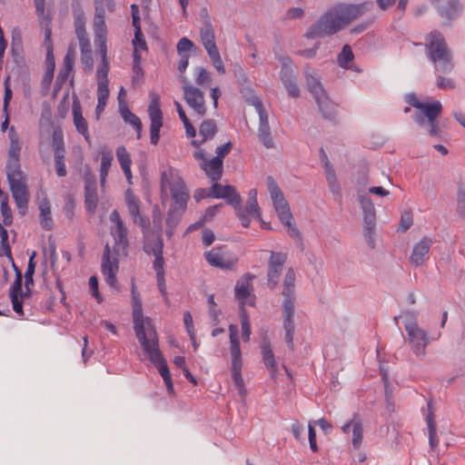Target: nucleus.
<instances>
[{"label":"nucleus","instance_id":"6","mask_svg":"<svg viewBox=\"0 0 465 465\" xmlns=\"http://www.w3.org/2000/svg\"><path fill=\"white\" fill-rule=\"evenodd\" d=\"M441 112L442 104L440 101L422 103L413 114V119L420 127H426L430 136H438L440 130L437 119Z\"/></svg>","mask_w":465,"mask_h":465},{"label":"nucleus","instance_id":"51","mask_svg":"<svg viewBox=\"0 0 465 465\" xmlns=\"http://www.w3.org/2000/svg\"><path fill=\"white\" fill-rule=\"evenodd\" d=\"M41 25L45 27V47L49 45H53L51 41L52 28H51V17L48 14H45V16H38Z\"/></svg>","mask_w":465,"mask_h":465},{"label":"nucleus","instance_id":"60","mask_svg":"<svg viewBox=\"0 0 465 465\" xmlns=\"http://www.w3.org/2000/svg\"><path fill=\"white\" fill-rule=\"evenodd\" d=\"M442 74H438L436 85L440 89H453L455 88L454 82L448 77H444L441 75Z\"/></svg>","mask_w":465,"mask_h":465},{"label":"nucleus","instance_id":"2","mask_svg":"<svg viewBox=\"0 0 465 465\" xmlns=\"http://www.w3.org/2000/svg\"><path fill=\"white\" fill-rule=\"evenodd\" d=\"M424 48L437 74H448L453 70L452 52L440 31L433 30L425 36Z\"/></svg>","mask_w":465,"mask_h":465},{"label":"nucleus","instance_id":"53","mask_svg":"<svg viewBox=\"0 0 465 465\" xmlns=\"http://www.w3.org/2000/svg\"><path fill=\"white\" fill-rule=\"evenodd\" d=\"M74 25H85L84 13L78 0L72 3Z\"/></svg>","mask_w":465,"mask_h":465},{"label":"nucleus","instance_id":"42","mask_svg":"<svg viewBox=\"0 0 465 465\" xmlns=\"http://www.w3.org/2000/svg\"><path fill=\"white\" fill-rule=\"evenodd\" d=\"M242 366L232 367V381L238 389L240 396L244 398L246 395V389L244 387V381L242 377Z\"/></svg>","mask_w":465,"mask_h":465},{"label":"nucleus","instance_id":"21","mask_svg":"<svg viewBox=\"0 0 465 465\" xmlns=\"http://www.w3.org/2000/svg\"><path fill=\"white\" fill-rule=\"evenodd\" d=\"M359 202L363 212V223L366 235L371 234L375 227V208L371 198L367 195H359Z\"/></svg>","mask_w":465,"mask_h":465},{"label":"nucleus","instance_id":"11","mask_svg":"<svg viewBox=\"0 0 465 465\" xmlns=\"http://www.w3.org/2000/svg\"><path fill=\"white\" fill-rule=\"evenodd\" d=\"M371 5L372 4L368 2L359 5H339L331 8V11L341 29L366 13Z\"/></svg>","mask_w":465,"mask_h":465},{"label":"nucleus","instance_id":"40","mask_svg":"<svg viewBox=\"0 0 465 465\" xmlns=\"http://www.w3.org/2000/svg\"><path fill=\"white\" fill-rule=\"evenodd\" d=\"M163 242L161 237L157 236L153 239H146L143 243V251L148 254L156 255V250H160L163 253Z\"/></svg>","mask_w":465,"mask_h":465},{"label":"nucleus","instance_id":"48","mask_svg":"<svg viewBox=\"0 0 465 465\" xmlns=\"http://www.w3.org/2000/svg\"><path fill=\"white\" fill-rule=\"evenodd\" d=\"M460 217L465 220V184H460L457 191V209Z\"/></svg>","mask_w":465,"mask_h":465},{"label":"nucleus","instance_id":"62","mask_svg":"<svg viewBox=\"0 0 465 465\" xmlns=\"http://www.w3.org/2000/svg\"><path fill=\"white\" fill-rule=\"evenodd\" d=\"M156 255H154L155 259L153 261V269L155 270L156 275L164 274L163 264L164 260L163 257V253H160V250H156Z\"/></svg>","mask_w":465,"mask_h":465},{"label":"nucleus","instance_id":"57","mask_svg":"<svg viewBox=\"0 0 465 465\" xmlns=\"http://www.w3.org/2000/svg\"><path fill=\"white\" fill-rule=\"evenodd\" d=\"M362 440V426L360 421L353 422L352 428V444L358 448Z\"/></svg>","mask_w":465,"mask_h":465},{"label":"nucleus","instance_id":"18","mask_svg":"<svg viewBox=\"0 0 465 465\" xmlns=\"http://www.w3.org/2000/svg\"><path fill=\"white\" fill-rule=\"evenodd\" d=\"M211 196L215 199H224L226 203L233 208H237L242 204V197L236 192L234 186L227 184L223 185L217 182L211 186Z\"/></svg>","mask_w":465,"mask_h":465},{"label":"nucleus","instance_id":"1","mask_svg":"<svg viewBox=\"0 0 465 465\" xmlns=\"http://www.w3.org/2000/svg\"><path fill=\"white\" fill-rule=\"evenodd\" d=\"M128 230L124 224L111 227V234L114 240V246L111 250L108 243L105 244L102 256V272L106 282L111 287H116V273L119 269L120 252L124 255L127 253L129 241L127 238Z\"/></svg>","mask_w":465,"mask_h":465},{"label":"nucleus","instance_id":"29","mask_svg":"<svg viewBox=\"0 0 465 465\" xmlns=\"http://www.w3.org/2000/svg\"><path fill=\"white\" fill-rule=\"evenodd\" d=\"M314 100L322 116L326 119L333 120L336 114L335 105L329 99L326 93L322 94L320 96H317L316 98H314Z\"/></svg>","mask_w":465,"mask_h":465},{"label":"nucleus","instance_id":"58","mask_svg":"<svg viewBox=\"0 0 465 465\" xmlns=\"http://www.w3.org/2000/svg\"><path fill=\"white\" fill-rule=\"evenodd\" d=\"M193 45V43L187 37L181 38L176 45L178 54H189L188 51H190Z\"/></svg>","mask_w":465,"mask_h":465},{"label":"nucleus","instance_id":"3","mask_svg":"<svg viewBox=\"0 0 465 465\" xmlns=\"http://www.w3.org/2000/svg\"><path fill=\"white\" fill-rule=\"evenodd\" d=\"M295 272L292 268H289L283 281L282 295V317L283 329L285 331L284 340L287 346L294 349L293 335L295 331L294 317V302H295Z\"/></svg>","mask_w":465,"mask_h":465},{"label":"nucleus","instance_id":"64","mask_svg":"<svg viewBox=\"0 0 465 465\" xmlns=\"http://www.w3.org/2000/svg\"><path fill=\"white\" fill-rule=\"evenodd\" d=\"M232 148V143L228 142L224 144H222L216 148V156L214 158H218V160H222L223 162L224 157L231 152Z\"/></svg>","mask_w":465,"mask_h":465},{"label":"nucleus","instance_id":"47","mask_svg":"<svg viewBox=\"0 0 465 465\" xmlns=\"http://www.w3.org/2000/svg\"><path fill=\"white\" fill-rule=\"evenodd\" d=\"M0 239L3 255L6 256L8 260H12L11 247L8 242V232L2 223H0Z\"/></svg>","mask_w":465,"mask_h":465},{"label":"nucleus","instance_id":"45","mask_svg":"<svg viewBox=\"0 0 465 465\" xmlns=\"http://www.w3.org/2000/svg\"><path fill=\"white\" fill-rule=\"evenodd\" d=\"M35 252H34L33 254L29 258L27 268H26L25 272V288L26 290H29V286H33L34 285L33 275H34L35 271Z\"/></svg>","mask_w":465,"mask_h":465},{"label":"nucleus","instance_id":"4","mask_svg":"<svg viewBox=\"0 0 465 465\" xmlns=\"http://www.w3.org/2000/svg\"><path fill=\"white\" fill-rule=\"evenodd\" d=\"M266 181L268 191L280 221L287 227L292 237L300 238V232L295 226L290 206L284 199L282 192L272 176H268Z\"/></svg>","mask_w":465,"mask_h":465},{"label":"nucleus","instance_id":"5","mask_svg":"<svg viewBox=\"0 0 465 465\" xmlns=\"http://www.w3.org/2000/svg\"><path fill=\"white\" fill-rule=\"evenodd\" d=\"M143 351L149 356L150 361L158 369L165 385L167 391L170 395L174 393L173 384L171 378L170 370L167 366L166 361L164 360L162 352L159 350L158 336L156 332H153V337L150 338L149 341L144 343H140Z\"/></svg>","mask_w":465,"mask_h":465},{"label":"nucleus","instance_id":"43","mask_svg":"<svg viewBox=\"0 0 465 465\" xmlns=\"http://www.w3.org/2000/svg\"><path fill=\"white\" fill-rule=\"evenodd\" d=\"M196 84L201 86H209L212 84L211 74L203 67L198 66L194 69Z\"/></svg>","mask_w":465,"mask_h":465},{"label":"nucleus","instance_id":"31","mask_svg":"<svg viewBox=\"0 0 465 465\" xmlns=\"http://www.w3.org/2000/svg\"><path fill=\"white\" fill-rule=\"evenodd\" d=\"M204 13L205 15L203 16V25L200 29V37L203 45L206 46L215 43V34L206 10H204Z\"/></svg>","mask_w":465,"mask_h":465},{"label":"nucleus","instance_id":"46","mask_svg":"<svg viewBox=\"0 0 465 465\" xmlns=\"http://www.w3.org/2000/svg\"><path fill=\"white\" fill-rule=\"evenodd\" d=\"M354 58L352 50L349 45H345L342 47L341 52L338 55V64L342 68H349L348 64Z\"/></svg>","mask_w":465,"mask_h":465},{"label":"nucleus","instance_id":"35","mask_svg":"<svg viewBox=\"0 0 465 465\" xmlns=\"http://www.w3.org/2000/svg\"><path fill=\"white\" fill-rule=\"evenodd\" d=\"M120 114L125 123H128L134 127L137 133V139H140L143 128L140 118L133 114L127 107L120 108Z\"/></svg>","mask_w":465,"mask_h":465},{"label":"nucleus","instance_id":"24","mask_svg":"<svg viewBox=\"0 0 465 465\" xmlns=\"http://www.w3.org/2000/svg\"><path fill=\"white\" fill-rule=\"evenodd\" d=\"M261 353L262 357V361L269 371L270 376L272 379H276L278 375V365L275 361L274 353L271 348L270 341L267 337L262 339L261 343Z\"/></svg>","mask_w":465,"mask_h":465},{"label":"nucleus","instance_id":"52","mask_svg":"<svg viewBox=\"0 0 465 465\" xmlns=\"http://www.w3.org/2000/svg\"><path fill=\"white\" fill-rule=\"evenodd\" d=\"M241 325H242V336L244 341H248L251 336V323L249 321V317L242 308L241 312Z\"/></svg>","mask_w":465,"mask_h":465},{"label":"nucleus","instance_id":"7","mask_svg":"<svg viewBox=\"0 0 465 465\" xmlns=\"http://www.w3.org/2000/svg\"><path fill=\"white\" fill-rule=\"evenodd\" d=\"M13 198L18 208L19 213L25 214L30 193L26 186V176L24 172L6 173Z\"/></svg>","mask_w":465,"mask_h":465},{"label":"nucleus","instance_id":"56","mask_svg":"<svg viewBox=\"0 0 465 465\" xmlns=\"http://www.w3.org/2000/svg\"><path fill=\"white\" fill-rule=\"evenodd\" d=\"M84 191L85 190H96V177L92 173L89 167H86L84 173Z\"/></svg>","mask_w":465,"mask_h":465},{"label":"nucleus","instance_id":"26","mask_svg":"<svg viewBox=\"0 0 465 465\" xmlns=\"http://www.w3.org/2000/svg\"><path fill=\"white\" fill-rule=\"evenodd\" d=\"M200 167L212 182H218L223 176V163L222 160H218V158L213 157L207 162H203L200 163Z\"/></svg>","mask_w":465,"mask_h":465},{"label":"nucleus","instance_id":"44","mask_svg":"<svg viewBox=\"0 0 465 465\" xmlns=\"http://www.w3.org/2000/svg\"><path fill=\"white\" fill-rule=\"evenodd\" d=\"M1 213L3 215V223L2 224L5 226H9L13 223V215L11 208L8 205V195H4V198L1 200Z\"/></svg>","mask_w":465,"mask_h":465},{"label":"nucleus","instance_id":"39","mask_svg":"<svg viewBox=\"0 0 465 465\" xmlns=\"http://www.w3.org/2000/svg\"><path fill=\"white\" fill-rule=\"evenodd\" d=\"M98 195L96 190L84 191V207L87 213L93 214L96 211Z\"/></svg>","mask_w":465,"mask_h":465},{"label":"nucleus","instance_id":"16","mask_svg":"<svg viewBox=\"0 0 465 465\" xmlns=\"http://www.w3.org/2000/svg\"><path fill=\"white\" fill-rule=\"evenodd\" d=\"M207 262L213 266L222 270H233L238 262L235 256L228 255L223 252L222 248H213L204 253Z\"/></svg>","mask_w":465,"mask_h":465},{"label":"nucleus","instance_id":"17","mask_svg":"<svg viewBox=\"0 0 465 465\" xmlns=\"http://www.w3.org/2000/svg\"><path fill=\"white\" fill-rule=\"evenodd\" d=\"M286 260V253L271 252L267 273L268 286L271 290H273L278 284L279 277L282 274Z\"/></svg>","mask_w":465,"mask_h":465},{"label":"nucleus","instance_id":"10","mask_svg":"<svg viewBox=\"0 0 465 465\" xmlns=\"http://www.w3.org/2000/svg\"><path fill=\"white\" fill-rule=\"evenodd\" d=\"M248 103L252 105L259 114L258 137L260 142L266 148L274 147V142L271 133V127L268 121V114L264 109L262 101L256 95L248 98Z\"/></svg>","mask_w":465,"mask_h":465},{"label":"nucleus","instance_id":"27","mask_svg":"<svg viewBox=\"0 0 465 465\" xmlns=\"http://www.w3.org/2000/svg\"><path fill=\"white\" fill-rule=\"evenodd\" d=\"M307 90L312 94L314 98L326 93L323 86L317 77L315 71L307 65L304 70Z\"/></svg>","mask_w":465,"mask_h":465},{"label":"nucleus","instance_id":"28","mask_svg":"<svg viewBox=\"0 0 465 465\" xmlns=\"http://www.w3.org/2000/svg\"><path fill=\"white\" fill-rule=\"evenodd\" d=\"M21 146L18 141L12 139L11 147L8 152V160L6 163V173L23 172L21 169L19 156Z\"/></svg>","mask_w":465,"mask_h":465},{"label":"nucleus","instance_id":"9","mask_svg":"<svg viewBox=\"0 0 465 465\" xmlns=\"http://www.w3.org/2000/svg\"><path fill=\"white\" fill-rule=\"evenodd\" d=\"M339 30L341 27L331 9L310 26L305 36L309 39L322 38L335 34Z\"/></svg>","mask_w":465,"mask_h":465},{"label":"nucleus","instance_id":"36","mask_svg":"<svg viewBox=\"0 0 465 465\" xmlns=\"http://www.w3.org/2000/svg\"><path fill=\"white\" fill-rule=\"evenodd\" d=\"M102 60L96 71L98 82L108 81L107 75L109 72V63L107 61V48L106 46L98 47Z\"/></svg>","mask_w":465,"mask_h":465},{"label":"nucleus","instance_id":"38","mask_svg":"<svg viewBox=\"0 0 465 465\" xmlns=\"http://www.w3.org/2000/svg\"><path fill=\"white\" fill-rule=\"evenodd\" d=\"M218 128L214 120L208 119L202 123L199 128L200 135L203 138V141L212 139L217 133Z\"/></svg>","mask_w":465,"mask_h":465},{"label":"nucleus","instance_id":"8","mask_svg":"<svg viewBox=\"0 0 465 465\" xmlns=\"http://www.w3.org/2000/svg\"><path fill=\"white\" fill-rule=\"evenodd\" d=\"M133 307V321L135 335L140 343L149 341L153 337V332L156 331L153 328L152 320L148 317H143L142 302H132Z\"/></svg>","mask_w":465,"mask_h":465},{"label":"nucleus","instance_id":"41","mask_svg":"<svg viewBox=\"0 0 465 465\" xmlns=\"http://www.w3.org/2000/svg\"><path fill=\"white\" fill-rule=\"evenodd\" d=\"M113 153L106 146L103 147L101 150V167H100V174L107 175L110 166L113 162Z\"/></svg>","mask_w":465,"mask_h":465},{"label":"nucleus","instance_id":"32","mask_svg":"<svg viewBox=\"0 0 465 465\" xmlns=\"http://www.w3.org/2000/svg\"><path fill=\"white\" fill-rule=\"evenodd\" d=\"M40 223L43 229L50 231L54 223L51 216V206L48 199L44 197L39 203Z\"/></svg>","mask_w":465,"mask_h":465},{"label":"nucleus","instance_id":"22","mask_svg":"<svg viewBox=\"0 0 465 465\" xmlns=\"http://www.w3.org/2000/svg\"><path fill=\"white\" fill-rule=\"evenodd\" d=\"M128 213L133 218L134 223H138L143 230L148 227L147 219L140 213V201L130 190L125 194Z\"/></svg>","mask_w":465,"mask_h":465},{"label":"nucleus","instance_id":"61","mask_svg":"<svg viewBox=\"0 0 465 465\" xmlns=\"http://www.w3.org/2000/svg\"><path fill=\"white\" fill-rule=\"evenodd\" d=\"M413 220L412 215L409 212H405L401 214L399 230L406 232L412 225Z\"/></svg>","mask_w":465,"mask_h":465},{"label":"nucleus","instance_id":"20","mask_svg":"<svg viewBox=\"0 0 465 465\" xmlns=\"http://www.w3.org/2000/svg\"><path fill=\"white\" fill-rule=\"evenodd\" d=\"M292 62L289 58L282 60V68L280 72V78L285 86L288 94L292 97H298L300 95V88L296 83V78L292 74L291 67Z\"/></svg>","mask_w":465,"mask_h":465},{"label":"nucleus","instance_id":"63","mask_svg":"<svg viewBox=\"0 0 465 465\" xmlns=\"http://www.w3.org/2000/svg\"><path fill=\"white\" fill-rule=\"evenodd\" d=\"M223 207V203H217L215 205H213V206H209L206 210H205V213H204V215L203 217L202 218L203 220H204V222H209V221H212L213 219V217L215 216V214Z\"/></svg>","mask_w":465,"mask_h":465},{"label":"nucleus","instance_id":"23","mask_svg":"<svg viewBox=\"0 0 465 465\" xmlns=\"http://www.w3.org/2000/svg\"><path fill=\"white\" fill-rule=\"evenodd\" d=\"M431 245L432 240L429 237H423L413 246L410 256V262L417 267L422 265L428 256Z\"/></svg>","mask_w":465,"mask_h":465},{"label":"nucleus","instance_id":"25","mask_svg":"<svg viewBox=\"0 0 465 465\" xmlns=\"http://www.w3.org/2000/svg\"><path fill=\"white\" fill-rule=\"evenodd\" d=\"M72 113L74 118V124L79 134H81L87 143H91V138L88 132L87 121L82 114V106L77 97L73 99Z\"/></svg>","mask_w":465,"mask_h":465},{"label":"nucleus","instance_id":"19","mask_svg":"<svg viewBox=\"0 0 465 465\" xmlns=\"http://www.w3.org/2000/svg\"><path fill=\"white\" fill-rule=\"evenodd\" d=\"M437 12L444 20L443 25L451 26L452 22L456 20L462 13V6L460 0H447L437 5Z\"/></svg>","mask_w":465,"mask_h":465},{"label":"nucleus","instance_id":"13","mask_svg":"<svg viewBox=\"0 0 465 465\" xmlns=\"http://www.w3.org/2000/svg\"><path fill=\"white\" fill-rule=\"evenodd\" d=\"M168 184L173 201L170 209L169 216L175 212H178L179 214H181L186 209L189 199V193L185 183L181 177H176L172 183H168ZM169 221L170 217L167 218V223H169Z\"/></svg>","mask_w":465,"mask_h":465},{"label":"nucleus","instance_id":"55","mask_svg":"<svg viewBox=\"0 0 465 465\" xmlns=\"http://www.w3.org/2000/svg\"><path fill=\"white\" fill-rule=\"evenodd\" d=\"M242 209H243V211H245L246 213L250 214L251 216L260 219L261 212H260V207L258 205L257 199H252V200L248 199L245 207Z\"/></svg>","mask_w":465,"mask_h":465},{"label":"nucleus","instance_id":"50","mask_svg":"<svg viewBox=\"0 0 465 465\" xmlns=\"http://www.w3.org/2000/svg\"><path fill=\"white\" fill-rule=\"evenodd\" d=\"M231 343V355H232V367L242 366V352L240 348V341H230Z\"/></svg>","mask_w":465,"mask_h":465},{"label":"nucleus","instance_id":"54","mask_svg":"<svg viewBox=\"0 0 465 465\" xmlns=\"http://www.w3.org/2000/svg\"><path fill=\"white\" fill-rule=\"evenodd\" d=\"M116 157L117 160L123 168H126L131 166L132 161L130 153L127 152L124 146H119L116 150Z\"/></svg>","mask_w":465,"mask_h":465},{"label":"nucleus","instance_id":"37","mask_svg":"<svg viewBox=\"0 0 465 465\" xmlns=\"http://www.w3.org/2000/svg\"><path fill=\"white\" fill-rule=\"evenodd\" d=\"M95 44L98 47L106 46V27L104 18L94 17Z\"/></svg>","mask_w":465,"mask_h":465},{"label":"nucleus","instance_id":"15","mask_svg":"<svg viewBox=\"0 0 465 465\" xmlns=\"http://www.w3.org/2000/svg\"><path fill=\"white\" fill-rule=\"evenodd\" d=\"M183 91L186 104L193 110L199 119L203 117L207 111L203 92L187 84H183Z\"/></svg>","mask_w":465,"mask_h":465},{"label":"nucleus","instance_id":"30","mask_svg":"<svg viewBox=\"0 0 465 465\" xmlns=\"http://www.w3.org/2000/svg\"><path fill=\"white\" fill-rule=\"evenodd\" d=\"M254 278V275L251 273L244 274L235 285V297L240 300L242 303L250 296V286L251 281Z\"/></svg>","mask_w":465,"mask_h":465},{"label":"nucleus","instance_id":"14","mask_svg":"<svg viewBox=\"0 0 465 465\" xmlns=\"http://www.w3.org/2000/svg\"><path fill=\"white\" fill-rule=\"evenodd\" d=\"M148 114L151 121L150 141L152 144L156 145L160 139V129L163 126V113L160 108V99L156 94H151Z\"/></svg>","mask_w":465,"mask_h":465},{"label":"nucleus","instance_id":"34","mask_svg":"<svg viewBox=\"0 0 465 465\" xmlns=\"http://www.w3.org/2000/svg\"><path fill=\"white\" fill-rule=\"evenodd\" d=\"M206 50L210 60L213 65V67L216 69L218 74H225V68L223 65V62L222 60V57L220 55L218 47L216 45V43L212 44L210 45L203 46Z\"/></svg>","mask_w":465,"mask_h":465},{"label":"nucleus","instance_id":"59","mask_svg":"<svg viewBox=\"0 0 465 465\" xmlns=\"http://www.w3.org/2000/svg\"><path fill=\"white\" fill-rule=\"evenodd\" d=\"M402 318L404 320V327L407 330V326H419L417 322V313L414 311H403L401 312Z\"/></svg>","mask_w":465,"mask_h":465},{"label":"nucleus","instance_id":"49","mask_svg":"<svg viewBox=\"0 0 465 465\" xmlns=\"http://www.w3.org/2000/svg\"><path fill=\"white\" fill-rule=\"evenodd\" d=\"M109 81L97 83V102L101 105H106L109 97Z\"/></svg>","mask_w":465,"mask_h":465},{"label":"nucleus","instance_id":"33","mask_svg":"<svg viewBox=\"0 0 465 465\" xmlns=\"http://www.w3.org/2000/svg\"><path fill=\"white\" fill-rule=\"evenodd\" d=\"M233 74L237 80V83L242 85V89H241L242 94L244 96H246V100L248 101V98H250L252 95H254V94H252V90L250 87V81H249V78H248L245 71L243 70V68L241 65L236 64V65H234V68H233Z\"/></svg>","mask_w":465,"mask_h":465},{"label":"nucleus","instance_id":"12","mask_svg":"<svg viewBox=\"0 0 465 465\" xmlns=\"http://www.w3.org/2000/svg\"><path fill=\"white\" fill-rule=\"evenodd\" d=\"M407 337L405 341L409 344L411 351L418 358H424L426 348L430 343L428 332L420 326H407Z\"/></svg>","mask_w":465,"mask_h":465}]
</instances>
